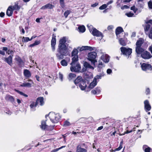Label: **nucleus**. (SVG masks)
Listing matches in <instances>:
<instances>
[{
  "mask_svg": "<svg viewBox=\"0 0 152 152\" xmlns=\"http://www.w3.org/2000/svg\"><path fill=\"white\" fill-rule=\"evenodd\" d=\"M70 13L71 11L70 10H67L64 13V15L65 18H67L68 15L70 14Z\"/></svg>",
  "mask_w": 152,
  "mask_h": 152,
  "instance_id": "44",
  "label": "nucleus"
},
{
  "mask_svg": "<svg viewBox=\"0 0 152 152\" xmlns=\"http://www.w3.org/2000/svg\"><path fill=\"white\" fill-rule=\"evenodd\" d=\"M87 26L88 28L90 31L94 36L99 37H101L102 38L103 37L102 33L95 28H93L92 26H89L88 25H87Z\"/></svg>",
  "mask_w": 152,
  "mask_h": 152,
  "instance_id": "5",
  "label": "nucleus"
},
{
  "mask_svg": "<svg viewBox=\"0 0 152 152\" xmlns=\"http://www.w3.org/2000/svg\"><path fill=\"white\" fill-rule=\"evenodd\" d=\"M101 59L105 63H108L110 59L109 56L106 54H103L101 57Z\"/></svg>",
  "mask_w": 152,
  "mask_h": 152,
  "instance_id": "17",
  "label": "nucleus"
},
{
  "mask_svg": "<svg viewBox=\"0 0 152 152\" xmlns=\"http://www.w3.org/2000/svg\"><path fill=\"white\" fill-rule=\"evenodd\" d=\"M98 62L97 69L98 72H101L102 70V68L104 66V65L101 61H99Z\"/></svg>",
  "mask_w": 152,
  "mask_h": 152,
  "instance_id": "28",
  "label": "nucleus"
},
{
  "mask_svg": "<svg viewBox=\"0 0 152 152\" xmlns=\"http://www.w3.org/2000/svg\"><path fill=\"white\" fill-rule=\"evenodd\" d=\"M49 115L50 121L53 123L58 122L61 118L59 113L56 114L53 112H50Z\"/></svg>",
  "mask_w": 152,
  "mask_h": 152,
  "instance_id": "4",
  "label": "nucleus"
},
{
  "mask_svg": "<svg viewBox=\"0 0 152 152\" xmlns=\"http://www.w3.org/2000/svg\"><path fill=\"white\" fill-rule=\"evenodd\" d=\"M103 128V126H100L97 129V131L101 130Z\"/></svg>",
  "mask_w": 152,
  "mask_h": 152,
  "instance_id": "61",
  "label": "nucleus"
},
{
  "mask_svg": "<svg viewBox=\"0 0 152 152\" xmlns=\"http://www.w3.org/2000/svg\"><path fill=\"white\" fill-rule=\"evenodd\" d=\"M74 83L77 86H79L82 90H84L87 87L86 81L83 80L81 76H78L74 80Z\"/></svg>",
  "mask_w": 152,
  "mask_h": 152,
  "instance_id": "3",
  "label": "nucleus"
},
{
  "mask_svg": "<svg viewBox=\"0 0 152 152\" xmlns=\"http://www.w3.org/2000/svg\"><path fill=\"white\" fill-rule=\"evenodd\" d=\"M78 50L77 49H74L72 53V56H77Z\"/></svg>",
  "mask_w": 152,
  "mask_h": 152,
  "instance_id": "40",
  "label": "nucleus"
},
{
  "mask_svg": "<svg viewBox=\"0 0 152 152\" xmlns=\"http://www.w3.org/2000/svg\"><path fill=\"white\" fill-rule=\"evenodd\" d=\"M65 60V59H63L61 61L60 63L63 66H66L67 65V62L66 61H69L70 60V58H66Z\"/></svg>",
  "mask_w": 152,
  "mask_h": 152,
  "instance_id": "26",
  "label": "nucleus"
},
{
  "mask_svg": "<svg viewBox=\"0 0 152 152\" xmlns=\"http://www.w3.org/2000/svg\"><path fill=\"white\" fill-rule=\"evenodd\" d=\"M121 50L123 54L126 56H129L132 53V49L130 48H126L122 47L121 48Z\"/></svg>",
  "mask_w": 152,
  "mask_h": 152,
  "instance_id": "9",
  "label": "nucleus"
},
{
  "mask_svg": "<svg viewBox=\"0 0 152 152\" xmlns=\"http://www.w3.org/2000/svg\"><path fill=\"white\" fill-rule=\"evenodd\" d=\"M144 109L146 112L150 111L151 109V106L148 100H145L144 102Z\"/></svg>",
  "mask_w": 152,
  "mask_h": 152,
  "instance_id": "13",
  "label": "nucleus"
},
{
  "mask_svg": "<svg viewBox=\"0 0 152 152\" xmlns=\"http://www.w3.org/2000/svg\"><path fill=\"white\" fill-rule=\"evenodd\" d=\"M104 75V72L102 71L101 73L99 74L98 75H96L94 79L97 82L99 81V80L101 79L102 77H103Z\"/></svg>",
  "mask_w": 152,
  "mask_h": 152,
  "instance_id": "21",
  "label": "nucleus"
},
{
  "mask_svg": "<svg viewBox=\"0 0 152 152\" xmlns=\"http://www.w3.org/2000/svg\"><path fill=\"white\" fill-rule=\"evenodd\" d=\"M98 4V3H95L91 5V6L93 7H96Z\"/></svg>",
  "mask_w": 152,
  "mask_h": 152,
  "instance_id": "58",
  "label": "nucleus"
},
{
  "mask_svg": "<svg viewBox=\"0 0 152 152\" xmlns=\"http://www.w3.org/2000/svg\"><path fill=\"white\" fill-rule=\"evenodd\" d=\"M119 42L120 44L122 46H125L126 45V42L124 38H119Z\"/></svg>",
  "mask_w": 152,
  "mask_h": 152,
  "instance_id": "33",
  "label": "nucleus"
},
{
  "mask_svg": "<svg viewBox=\"0 0 152 152\" xmlns=\"http://www.w3.org/2000/svg\"><path fill=\"white\" fill-rule=\"evenodd\" d=\"M78 60V56H73V57L72 59V61L70 64L78 63L77 62Z\"/></svg>",
  "mask_w": 152,
  "mask_h": 152,
  "instance_id": "30",
  "label": "nucleus"
},
{
  "mask_svg": "<svg viewBox=\"0 0 152 152\" xmlns=\"http://www.w3.org/2000/svg\"><path fill=\"white\" fill-rule=\"evenodd\" d=\"M40 43V41H36L34 42L36 45H39Z\"/></svg>",
  "mask_w": 152,
  "mask_h": 152,
  "instance_id": "56",
  "label": "nucleus"
},
{
  "mask_svg": "<svg viewBox=\"0 0 152 152\" xmlns=\"http://www.w3.org/2000/svg\"><path fill=\"white\" fill-rule=\"evenodd\" d=\"M15 91L17 93H18V94H19L21 95H26V94H24L22 92H21L18 90L15 89Z\"/></svg>",
  "mask_w": 152,
  "mask_h": 152,
  "instance_id": "49",
  "label": "nucleus"
},
{
  "mask_svg": "<svg viewBox=\"0 0 152 152\" xmlns=\"http://www.w3.org/2000/svg\"><path fill=\"white\" fill-rule=\"evenodd\" d=\"M97 82L95 80H94V79H93V80L91 83L89 85V88H93L97 84Z\"/></svg>",
  "mask_w": 152,
  "mask_h": 152,
  "instance_id": "34",
  "label": "nucleus"
},
{
  "mask_svg": "<svg viewBox=\"0 0 152 152\" xmlns=\"http://www.w3.org/2000/svg\"><path fill=\"white\" fill-rule=\"evenodd\" d=\"M122 143V142H121L118 148L115 149L114 151H119L122 148V146L121 144Z\"/></svg>",
  "mask_w": 152,
  "mask_h": 152,
  "instance_id": "47",
  "label": "nucleus"
},
{
  "mask_svg": "<svg viewBox=\"0 0 152 152\" xmlns=\"http://www.w3.org/2000/svg\"><path fill=\"white\" fill-rule=\"evenodd\" d=\"M131 10L133 11L135 13L137 10V9L134 6L132 7L131 8Z\"/></svg>",
  "mask_w": 152,
  "mask_h": 152,
  "instance_id": "48",
  "label": "nucleus"
},
{
  "mask_svg": "<svg viewBox=\"0 0 152 152\" xmlns=\"http://www.w3.org/2000/svg\"><path fill=\"white\" fill-rule=\"evenodd\" d=\"M146 94H150V90L149 88H146L145 91Z\"/></svg>",
  "mask_w": 152,
  "mask_h": 152,
  "instance_id": "52",
  "label": "nucleus"
},
{
  "mask_svg": "<svg viewBox=\"0 0 152 152\" xmlns=\"http://www.w3.org/2000/svg\"><path fill=\"white\" fill-rule=\"evenodd\" d=\"M95 48L94 47H92L90 46H83L81 47H78L77 49L80 51H82L84 50H88L90 51H92L94 50Z\"/></svg>",
  "mask_w": 152,
  "mask_h": 152,
  "instance_id": "14",
  "label": "nucleus"
},
{
  "mask_svg": "<svg viewBox=\"0 0 152 152\" xmlns=\"http://www.w3.org/2000/svg\"><path fill=\"white\" fill-rule=\"evenodd\" d=\"M12 56L11 55L7 58H4V60L10 66H12Z\"/></svg>",
  "mask_w": 152,
  "mask_h": 152,
  "instance_id": "18",
  "label": "nucleus"
},
{
  "mask_svg": "<svg viewBox=\"0 0 152 152\" xmlns=\"http://www.w3.org/2000/svg\"><path fill=\"white\" fill-rule=\"evenodd\" d=\"M56 36L53 34V37L51 42V45L52 50L54 51L55 50V46L56 44Z\"/></svg>",
  "mask_w": 152,
  "mask_h": 152,
  "instance_id": "11",
  "label": "nucleus"
},
{
  "mask_svg": "<svg viewBox=\"0 0 152 152\" xmlns=\"http://www.w3.org/2000/svg\"><path fill=\"white\" fill-rule=\"evenodd\" d=\"M101 92V88L99 87H97L91 91L92 94H99Z\"/></svg>",
  "mask_w": 152,
  "mask_h": 152,
  "instance_id": "19",
  "label": "nucleus"
},
{
  "mask_svg": "<svg viewBox=\"0 0 152 152\" xmlns=\"http://www.w3.org/2000/svg\"><path fill=\"white\" fill-rule=\"evenodd\" d=\"M24 76L27 77H29L31 76V73L27 69H25L24 71Z\"/></svg>",
  "mask_w": 152,
  "mask_h": 152,
  "instance_id": "31",
  "label": "nucleus"
},
{
  "mask_svg": "<svg viewBox=\"0 0 152 152\" xmlns=\"http://www.w3.org/2000/svg\"><path fill=\"white\" fill-rule=\"evenodd\" d=\"M136 36V33L134 32H133L132 33V37H135Z\"/></svg>",
  "mask_w": 152,
  "mask_h": 152,
  "instance_id": "64",
  "label": "nucleus"
},
{
  "mask_svg": "<svg viewBox=\"0 0 152 152\" xmlns=\"http://www.w3.org/2000/svg\"><path fill=\"white\" fill-rule=\"evenodd\" d=\"M28 81L30 82V83H23L20 86L22 87H31L32 83H33L32 81L31 80H29Z\"/></svg>",
  "mask_w": 152,
  "mask_h": 152,
  "instance_id": "25",
  "label": "nucleus"
},
{
  "mask_svg": "<svg viewBox=\"0 0 152 152\" xmlns=\"http://www.w3.org/2000/svg\"><path fill=\"white\" fill-rule=\"evenodd\" d=\"M129 8V7L128 6L126 5H125L121 7V9H128Z\"/></svg>",
  "mask_w": 152,
  "mask_h": 152,
  "instance_id": "57",
  "label": "nucleus"
},
{
  "mask_svg": "<svg viewBox=\"0 0 152 152\" xmlns=\"http://www.w3.org/2000/svg\"><path fill=\"white\" fill-rule=\"evenodd\" d=\"M97 56V53L95 52H92L89 53L88 55V60L91 61L94 65L95 64L97 61L95 59Z\"/></svg>",
  "mask_w": 152,
  "mask_h": 152,
  "instance_id": "7",
  "label": "nucleus"
},
{
  "mask_svg": "<svg viewBox=\"0 0 152 152\" xmlns=\"http://www.w3.org/2000/svg\"><path fill=\"white\" fill-rule=\"evenodd\" d=\"M64 0H59V2L61 8H64L65 7Z\"/></svg>",
  "mask_w": 152,
  "mask_h": 152,
  "instance_id": "42",
  "label": "nucleus"
},
{
  "mask_svg": "<svg viewBox=\"0 0 152 152\" xmlns=\"http://www.w3.org/2000/svg\"><path fill=\"white\" fill-rule=\"evenodd\" d=\"M0 54L4 56L5 55V53L4 51L0 50Z\"/></svg>",
  "mask_w": 152,
  "mask_h": 152,
  "instance_id": "60",
  "label": "nucleus"
},
{
  "mask_svg": "<svg viewBox=\"0 0 152 152\" xmlns=\"http://www.w3.org/2000/svg\"><path fill=\"white\" fill-rule=\"evenodd\" d=\"M140 64L142 69L143 71L151 70L152 69V66L149 64L143 63L141 64V63Z\"/></svg>",
  "mask_w": 152,
  "mask_h": 152,
  "instance_id": "10",
  "label": "nucleus"
},
{
  "mask_svg": "<svg viewBox=\"0 0 152 152\" xmlns=\"http://www.w3.org/2000/svg\"><path fill=\"white\" fill-rule=\"evenodd\" d=\"M76 77V75L73 73H70L69 75V80H71L73 78H74Z\"/></svg>",
  "mask_w": 152,
  "mask_h": 152,
  "instance_id": "39",
  "label": "nucleus"
},
{
  "mask_svg": "<svg viewBox=\"0 0 152 152\" xmlns=\"http://www.w3.org/2000/svg\"><path fill=\"white\" fill-rule=\"evenodd\" d=\"M66 38V37H64L60 39L59 41L56 55L57 59L60 60L63 59L64 56H68L70 53L68 47L65 44Z\"/></svg>",
  "mask_w": 152,
  "mask_h": 152,
  "instance_id": "1",
  "label": "nucleus"
},
{
  "mask_svg": "<svg viewBox=\"0 0 152 152\" xmlns=\"http://www.w3.org/2000/svg\"><path fill=\"white\" fill-rule=\"evenodd\" d=\"M59 78L61 80V81H62L63 80V75L60 72H59Z\"/></svg>",
  "mask_w": 152,
  "mask_h": 152,
  "instance_id": "51",
  "label": "nucleus"
},
{
  "mask_svg": "<svg viewBox=\"0 0 152 152\" xmlns=\"http://www.w3.org/2000/svg\"><path fill=\"white\" fill-rule=\"evenodd\" d=\"M36 102H33L30 105L31 110L34 111L35 110V108L37 105Z\"/></svg>",
  "mask_w": 152,
  "mask_h": 152,
  "instance_id": "29",
  "label": "nucleus"
},
{
  "mask_svg": "<svg viewBox=\"0 0 152 152\" xmlns=\"http://www.w3.org/2000/svg\"><path fill=\"white\" fill-rule=\"evenodd\" d=\"M6 100L8 101L13 102L14 101V99L12 96H7L5 97Z\"/></svg>",
  "mask_w": 152,
  "mask_h": 152,
  "instance_id": "35",
  "label": "nucleus"
},
{
  "mask_svg": "<svg viewBox=\"0 0 152 152\" xmlns=\"http://www.w3.org/2000/svg\"><path fill=\"white\" fill-rule=\"evenodd\" d=\"M144 40L142 38H140L137 41L136 44V52L137 54H141L145 50V48L143 47L142 44Z\"/></svg>",
  "mask_w": 152,
  "mask_h": 152,
  "instance_id": "2",
  "label": "nucleus"
},
{
  "mask_svg": "<svg viewBox=\"0 0 152 152\" xmlns=\"http://www.w3.org/2000/svg\"><path fill=\"white\" fill-rule=\"evenodd\" d=\"M145 152H152V149L146 145H144L143 147Z\"/></svg>",
  "mask_w": 152,
  "mask_h": 152,
  "instance_id": "32",
  "label": "nucleus"
},
{
  "mask_svg": "<svg viewBox=\"0 0 152 152\" xmlns=\"http://www.w3.org/2000/svg\"><path fill=\"white\" fill-rule=\"evenodd\" d=\"M113 28V26L111 25V26H108L107 28L108 30H110L112 29Z\"/></svg>",
  "mask_w": 152,
  "mask_h": 152,
  "instance_id": "55",
  "label": "nucleus"
},
{
  "mask_svg": "<svg viewBox=\"0 0 152 152\" xmlns=\"http://www.w3.org/2000/svg\"><path fill=\"white\" fill-rule=\"evenodd\" d=\"M113 1L111 0L109 2H107L106 4L107 5V6L109 4H112L113 2Z\"/></svg>",
  "mask_w": 152,
  "mask_h": 152,
  "instance_id": "63",
  "label": "nucleus"
},
{
  "mask_svg": "<svg viewBox=\"0 0 152 152\" xmlns=\"http://www.w3.org/2000/svg\"><path fill=\"white\" fill-rule=\"evenodd\" d=\"M77 152H87V150L86 149L81 148L78 146L77 149Z\"/></svg>",
  "mask_w": 152,
  "mask_h": 152,
  "instance_id": "36",
  "label": "nucleus"
},
{
  "mask_svg": "<svg viewBox=\"0 0 152 152\" xmlns=\"http://www.w3.org/2000/svg\"><path fill=\"white\" fill-rule=\"evenodd\" d=\"M36 102L37 104H39L41 106L43 105L44 103L43 98L41 97L38 98Z\"/></svg>",
  "mask_w": 152,
  "mask_h": 152,
  "instance_id": "24",
  "label": "nucleus"
},
{
  "mask_svg": "<svg viewBox=\"0 0 152 152\" xmlns=\"http://www.w3.org/2000/svg\"><path fill=\"white\" fill-rule=\"evenodd\" d=\"M60 149V148H56V149H55L53 150L52 151L53 152H57Z\"/></svg>",
  "mask_w": 152,
  "mask_h": 152,
  "instance_id": "62",
  "label": "nucleus"
},
{
  "mask_svg": "<svg viewBox=\"0 0 152 152\" xmlns=\"http://www.w3.org/2000/svg\"><path fill=\"white\" fill-rule=\"evenodd\" d=\"M71 124L69 122L67 121H66L64 122L63 126L64 127L69 126L71 125Z\"/></svg>",
  "mask_w": 152,
  "mask_h": 152,
  "instance_id": "41",
  "label": "nucleus"
},
{
  "mask_svg": "<svg viewBox=\"0 0 152 152\" xmlns=\"http://www.w3.org/2000/svg\"><path fill=\"white\" fill-rule=\"evenodd\" d=\"M78 28L79 31L81 33L84 32L86 30L84 26H80Z\"/></svg>",
  "mask_w": 152,
  "mask_h": 152,
  "instance_id": "38",
  "label": "nucleus"
},
{
  "mask_svg": "<svg viewBox=\"0 0 152 152\" xmlns=\"http://www.w3.org/2000/svg\"><path fill=\"white\" fill-rule=\"evenodd\" d=\"M13 11L11 7L9 6L7 10V15L9 17L11 16L13 13Z\"/></svg>",
  "mask_w": 152,
  "mask_h": 152,
  "instance_id": "20",
  "label": "nucleus"
},
{
  "mask_svg": "<svg viewBox=\"0 0 152 152\" xmlns=\"http://www.w3.org/2000/svg\"><path fill=\"white\" fill-rule=\"evenodd\" d=\"M5 14L4 12H1L0 13V16L1 17H3L4 16Z\"/></svg>",
  "mask_w": 152,
  "mask_h": 152,
  "instance_id": "59",
  "label": "nucleus"
},
{
  "mask_svg": "<svg viewBox=\"0 0 152 152\" xmlns=\"http://www.w3.org/2000/svg\"><path fill=\"white\" fill-rule=\"evenodd\" d=\"M70 70L72 72H78L80 71L81 66L78 63L71 64Z\"/></svg>",
  "mask_w": 152,
  "mask_h": 152,
  "instance_id": "8",
  "label": "nucleus"
},
{
  "mask_svg": "<svg viewBox=\"0 0 152 152\" xmlns=\"http://www.w3.org/2000/svg\"><path fill=\"white\" fill-rule=\"evenodd\" d=\"M107 7V5L106 4H104L99 7V9L100 10H104Z\"/></svg>",
  "mask_w": 152,
  "mask_h": 152,
  "instance_id": "45",
  "label": "nucleus"
},
{
  "mask_svg": "<svg viewBox=\"0 0 152 152\" xmlns=\"http://www.w3.org/2000/svg\"><path fill=\"white\" fill-rule=\"evenodd\" d=\"M30 41V39L28 37H23L22 39V41L24 42H27Z\"/></svg>",
  "mask_w": 152,
  "mask_h": 152,
  "instance_id": "43",
  "label": "nucleus"
},
{
  "mask_svg": "<svg viewBox=\"0 0 152 152\" xmlns=\"http://www.w3.org/2000/svg\"><path fill=\"white\" fill-rule=\"evenodd\" d=\"M112 72V70L110 69H108L107 70V73L108 74H110Z\"/></svg>",
  "mask_w": 152,
  "mask_h": 152,
  "instance_id": "53",
  "label": "nucleus"
},
{
  "mask_svg": "<svg viewBox=\"0 0 152 152\" xmlns=\"http://www.w3.org/2000/svg\"><path fill=\"white\" fill-rule=\"evenodd\" d=\"M20 30H21L22 33L24 34L25 33V31L24 29L22 28V26H20L19 27Z\"/></svg>",
  "mask_w": 152,
  "mask_h": 152,
  "instance_id": "54",
  "label": "nucleus"
},
{
  "mask_svg": "<svg viewBox=\"0 0 152 152\" xmlns=\"http://www.w3.org/2000/svg\"><path fill=\"white\" fill-rule=\"evenodd\" d=\"M141 56L144 59H149L152 57V56L149 52L145 51L141 54Z\"/></svg>",
  "mask_w": 152,
  "mask_h": 152,
  "instance_id": "12",
  "label": "nucleus"
},
{
  "mask_svg": "<svg viewBox=\"0 0 152 152\" xmlns=\"http://www.w3.org/2000/svg\"><path fill=\"white\" fill-rule=\"evenodd\" d=\"M54 7V5L50 4H48L45 5L43 6L40 8L42 10H45L47 9H51L53 8Z\"/></svg>",
  "mask_w": 152,
  "mask_h": 152,
  "instance_id": "22",
  "label": "nucleus"
},
{
  "mask_svg": "<svg viewBox=\"0 0 152 152\" xmlns=\"http://www.w3.org/2000/svg\"><path fill=\"white\" fill-rule=\"evenodd\" d=\"M84 67L82 69L83 72L86 71L87 68L93 70L94 69V68L87 62H85L84 63Z\"/></svg>",
  "mask_w": 152,
  "mask_h": 152,
  "instance_id": "15",
  "label": "nucleus"
},
{
  "mask_svg": "<svg viewBox=\"0 0 152 152\" xmlns=\"http://www.w3.org/2000/svg\"><path fill=\"white\" fill-rule=\"evenodd\" d=\"M146 23L147 24L144 27V30L146 34L151 26V25L149 24V23H150L152 25L150 33L149 34V37L150 38L152 39V20H150L147 21H146Z\"/></svg>",
  "mask_w": 152,
  "mask_h": 152,
  "instance_id": "6",
  "label": "nucleus"
},
{
  "mask_svg": "<svg viewBox=\"0 0 152 152\" xmlns=\"http://www.w3.org/2000/svg\"><path fill=\"white\" fill-rule=\"evenodd\" d=\"M48 126L46 125V122L45 121H42L41 122V125L40 127L43 129H47Z\"/></svg>",
  "mask_w": 152,
  "mask_h": 152,
  "instance_id": "37",
  "label": "nucleus"
},
{
  "mask_svg": "<svg viewBox=\"0 0 152 152\" xmlns=\"http://www.w3.org/2000/svg\"><path fill=\"white\" fill-rule=\"evenodd\" d=\"M15 60L18 62V64L19 67H21L24 66V62L20 57L17 56L15 58Z\"/></svg>",
  "mask_w": 152,
  "mask_h": 152,
  "instance_id": "16",
  "label": "nucleus"
},
{
  "mask_svg": "<svg viewBox=\"0 0 152 152\" xmlns=\"http://www.w3.org/2000/svg\"><path fill=\"white\" fill-rule=\"evenodd\" d=\"M126 15L128 17H133L134 15V14L131 12H129L126 13Z\"/></svg>",
  "mask_w": 152,
  "mask_h": 152,
  "instance_id": "46",
  "label": "nucleus"
},
{
  "mask_svg": "<svg viewBox=\"0 0 152 152\" xmlns=\"http://www.w3.org/2000/svg\"><path fill=\"white\" fill-rule=\"evenodd\" d=\"M149 7L151 9H152V1H149L148 3Z\"/></svg>",
  "mask_w": 152,
  "mask_h": 152,
  "instance_id": "50",
  "label": "nucleus"
},
{
  "mask_svg": "<svg viewBox=\"0 0 152 152\" xmlns=\"http://www.w3.org/2000/svg\"><path fill=\"white\" fill-rule=\"evenodd\" d=\"M10 6L14 11V10H19L20 8V6L18 5L17 2H15L14 5Z\"/></svg>",
  "mask_w": 152,
  "mask_h": 152,
  "instance_id": "23",
  "label": "nucleus"
},
{
  "mask_svg": "<svg viewBox=\"0 0 152 152\" xmlns=\"http://www.w3.org/2000/svg\"><path fill=\"white\" fill-rule=\"evenodd\" d=\"M124 31L122 28L121 27H118L115 30V33L117 37L121 32Z\"/></svg>",
  "mask_w": 152,
  "mask_h": 152,
  "instance_id": "27",
  "label": "nucleus"
}]
</instances>
